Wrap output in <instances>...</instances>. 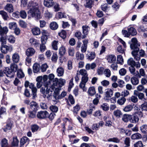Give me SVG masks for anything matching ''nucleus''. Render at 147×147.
<instances>
[{
    "label": "nucleus",
    "instance_id": "nucleus-1",
    "mask_svg": "<svg viewBox=\"0 0 147 147\" xmlns=\"http://www.w3.org/2000/svg\"><path fill=\"white\" fill-rule=\"evenodd\" d=\"M27 7L29 9L28 12V14L36 19L40 18V12L38 9L39 6L38 3L31 1L29 2Z\"/></svg>",
    "mask_w": 147,
    "mask_h": 147
},
{
    "label": "nucleus",
    "instance_id": "nucleus-2",
    "mask_svg": "<svg viewBox=\"0 0 147 147\" xmlns=\"http://www.w3.org/2000/svg\"><path fill=\"white\" fill-rule=\"evenodd\" d=\"M131 41L132 43L130 45V47L133 50L131 52V54L136 61H139L140 58L138 53L139 51V47L140 46V44L138 42L137 39L136 38H132L131 39Z\"/></svg>",
    "mask_w": 147,
    "mask_h": 147
},
{
    "label": "nucleus",
    "instance_id": "nucleus-3",
    "mask_svg": "<svg viewBox=\"0 0 147 147\" xmlns=\"http://www.w3.org/2000/svg\"><path fill=\"white\" fill-rule=\"evenodd\" d=\"M24 86L26 88L29 86V88L31 90L32 92V98L33 99H35L37 97L36 94L37 89L34 86V84L32 83H30L28 81H26L24 84Z\"/></svg>",
    "mask_w": 147,
    "mask_h": 147
},
{
    "label": "nucleus",
    "instance_id": "nucleus-4",
    "mask_svg": "<svg viewBox=\"0 0 147 147\" xmlns=\"http://www.w3.org/2000/svg\"><path fill=\"white\" fill-rule=\"evenodd\" d=\"M49 116L48 113L46 111H38L37 114V117L39 119H43Z\"/></svg>",
    "mask_w": 147,
    "mask_h": 147
},
{
    "label": "nucleus",
    "instance_id": "nucleus-5",
    "mask_svg": "<svg viewBox=\"0 0 147 147\" xmlns=\"http://www.w3.org/2000/svg\"><path fill=\"white\" fill-rule=\"evenodd\" d=\"M50 82L51 81L49 82V84H48V82L45 84L44 85L45 88H46L45 93L46 94H50L54 91V86H52L51 84H50Z\"/></svg>",
    "mask_w": 147,
    "mask_h": 147
},
{
    "label": "nucleus",
    "instance_id": "nucleus-6",
    "mask_svg": "<svg viewBox=\"0 0 147 147\" xmlns=\"http://www.w3.org/2000/svg\"><path fill=\"white\" fill-rule=\"evenodd\" d=\"M1 52L4 54H6L8 52H11L12 50L11 46H9L5 45H1Z\"/></svg>",
    "mask_w": 147,
    "mask_h": 147
},
{
    "label": "nucleus",
    "instance_id": "nucleus-7",
    "mask_svg": "<svg viewBox=\"0 0 147 147\" xmlns=\"http://www.w3.org/2000/svg\"><path fill=\"white\" fill-rule=\"evenodd\" d=\"M88 81L87 78H82L80 84L79 86L83 91H86L87 88L85 86V85Z\"/></svg>",
    "mask_w": 147,
    "mask_h": 147
},
{
    "label": "nucleus",
    "instance_id": "nucleus-8",
    "mask_svg": "<svg viewBox=\"0 0 147 147\" xmlns=\"http://www.w3.org/2000/svg\"><path fill=\"white\" fill-rule=\"evenodd\" d=\"M3 72L7 77L10 78L14 77L15 74L9 67H5L4 69Z\"/></svg>",
    "mask_w": 147,
    "mask_h": 147
},
{
    "label": "nucleus",
    "instance_id": "nucleus-9",
    "mask_svg": "<svg viewBox=\"0 0 147 147\" xmlns=\"http://www.w3.org/2000/svg\"><path fill=\"white\" fill-rule=\"evenodd\" d=\"M139 120V118L138 116L135 114L130 115L129 122L132 123H136Z\"/></svg>",
    "mask_w": 147,
    "mask_h": 147
},
{
    "label": "nucleus",
    "instance_id": "nucleus-10",
    "mask_svg": "<svg viewBox=\"0 0 147 147\" xmlns=\"http://www.w3.org/2000/svg\"><path fill=\"white\" fill-rule=\"evenodd\" d=\"M136 76L138 78H140L142 76L143 77L147 76V75L146 74L144 69L142 68H141L139 70V72L138 71H136Z\"/></svg>",
    "mask_w": 147,
    "mask_h": 147
},
{
    "label": "nucleus",
    "instance_id": "nucleus-11",
    "mask_svg": "<svg viewBox=\"0 0 147 147\" xmlns=\"http://www.w3.org/2000/svg\"><path fill=\"white\" fill-rule=\"evenodd\" d=\"M83 33L84 35L83 36L82 38H85L89 32L90 28L87 26H82Z\"/></svg>",
    "mask_w": 147,
    "mask_h": 147
},
{
    "label": "nucleus",
    "instance_id": "nucleus-12",
    "mask_svg": "<svg viewBox=\"0 0 147 147\" xmlns=\"http://www.w3.org/2000/svg\"><path fill=\"white\" fill-rule=\"evenodd\" d=\"M35 52V50L32 48H29L26 51V54L27 57L33 56Z\"/></svg>",
    "mask_w": 147,
    "mask_h": 147
},
{
    "label": "nucleus",
    "instance_id": "nucleus-13",
    "mask_svg": "<svg viewBox=\"0 0 147 147\" xmlns=\"http://www.w3.org/2000/svg\"><path fill=\"white\" fill-rule=\"evenodd\" d=\"M116 60V57L114 55H109L107 56V60L109 63H114Z\"/></svg>",
    "mask_w": 147,
    "mask_h": 147
},
{
    "label": "nucleus",
    "instance_id": "nucleus-14",
    "mask_svg": "<svg viewBox=\"0 0 147 147\" xmlns=\"http://www.w3.org/2000/svg\"><path fill=\"white\" fill-rule=\"evenodd\" d=\"M30 108L32 110L37 111L38 108V104L34 101H31L30 104Z\"/></svg>",
    "mask_w": 147,
    "mask_h": 147
},
{
    "label": "nucleus",
    "instance_id": "nucleus-15",
    "mask_svg": "<svg viewBox=\"0 0 147 147\" xmlns=\"http://www.w3.org/2000/svg\"><path fill=\"white\" fill-rule=\"evenodd\" d=\"M86 57L88 59L91 61L94 59L95 57V54L94 52H89L86 55Z\"/></svg>",
    "mask_w": 147,
    "mask_h": 147
},
{
    "label": "nucleus",
    "instance_id": "nucleus-16",
    "mask_svg": "<svg viewBox=\"0 0 147 147\" xmlns=\"http://www.w3.org/2000/svg\"><path fill=\"white\" fill-rule=\"evenodd\" d=\"M31 32L34 35H38L40 34V28L37 27H35L31 29Z\"/></svg>",
    "mask_w": 147,
    "mask_h": 147
},
{
    "label": "nucleus",
    "instance_id": "nucleus-17",
    "mask_svg": "<svg viewBox=\"0 0 147 147\" xmlns=\"http://www.w3.org/2000/svg\"><path fill=\"white\" fill-rule=\"evenodd\" d=\"M54 2L53 0H44V5L47 7H51L54 4Z\"/></svg>",
    "mask_w": 147,
    "mask_h": 147
},
{
    "label": "nucleus",
    "instance_id": "nucleus-18",
    "mask_svg": "<svg viewBox=\"0 0 147 147\" xmlns=\"http://www.w3.org/2000/svg\"><path fill=\"white\" fill-rule=\"evenodd\" d=\"M4 9L9 13L12 12L13 11V6L11 4L7 3L4 7Z\"/></svg>",
    "mask_w": 147,
    "mask_h": 147
},
{
    "label": "nucleus",
    "instance_id": "nucleus-19",
    "mask_svg": "<svg viewBox=\"0 0 147 147\" xmlns=\"http://www.w3.org/2000/svg\"><path fill=\"white\" fill-rule=\"evenodd\" d=\"M12 59L14 63H18L20 60V56L19 55L16 53H14L12 55Z\"/></svg>",
    "mask_w": 147,
    "mask_h": 147
},
{
    "label": "nucleus",
    "instance_id": "nucleus-20",
    "mask_svg": "<svg viewBox=\"0 0 147 147\" xmlns=\"http://www.w3.org/2000/svg\"><path fill=\"white\" fill-rule=\"evenodd\" d=\"M29 141V139L26 137H24L20 140V147H22V146L26 143L28 142Z\"/></svg>",
    "mask_w": 147,
    "mask_h": 147
},
{
    "label": "nucleus",
    "instance_id": "nucleus-21",
    "mask_svg": "<svg viewBox=\"0 0 147 147\" xmlns=\"http://www.w3.org/2000/svg\"><path fill=\"white\" fill-rule=\"evenodd\" d=\"M40 66L38 63H34L33 66V71L34 73H37L39 71Z\"/></svg>",
    "mask_w": 147,
    "mask_h": 147
},
{
    "label": "nucleus",
    "instance_id": "nucleus-22",
    "mask_svg": "<svg viewBox=\"0 0 147 147\" xmlns=\"http://www.w3.org/2000/svg\"><path fill=\"white\" fill-rule=\"evenodd\" d=\"M88 92L90 96L94 95L96 93L95 88L94 86L90 87L88 90Z\"/></svg>",
    "mask_w": 147,
    "mask_h": 147
},
{
    "label": "nucleus",
    "instance_id": "nucleus-23",
    "mask_svg": "<svg viewBox=\"0 0 147 147\" xmlns=\"http://www.w3.org/2000/svg\"><path fill=\"white\" fill-rule=\"evenodd\" d=\"M134 94L138 96L139 99L142 100L144 98V94L143 93L139 92L135 90L134 91Z\"/></svg>",
    "mask_w": 147,
    "mask_h": 147
},
{
    "label": "nucleus",
    "instance_id": "nucleus-24",
    "mask_svg": "<svg viewBox=\"0 0 147 147\" xmlns=\"http://www.w3.org/2000/svg\"><path fill=\"white\" fill-rule=\"evenodd\" d=\"M79 73L81 75L83 76L82 78H87L88 80V75L86 70L84 69H81L80 70Z\"/></svg>",
    "mask_w": 147,
    "mask_h": 147
},
{
    "label": "nucleus",
    "instance_id": "nucleus-25",
    "mask_svg": "<svg viewBox=\"0 0 147 147\" xmlns=\"http://www.w3.org/2000/svg\"><path fill=\"white\" fill-rule=\"evenodd\" d=\"M19 141L17 137H14L13 138V141L11 143V145L13 146H18Z\"/></svg>",
    "mask_w": 147,
    "mask_h": 147
},
{
    "label": "nucleus",
    "instance_id": "nucleus-26",
    "mask_svg": "<svg viewBox=\"0 0 147 147\" xmlns=\"http://www.w3.org/2000/svg\"><path fill=\"white\" fill-rule=\"evenodd\" d=\"M130 114H125L123 115L122 117V120L125 122L127 123L130 121Z\"/></svg>",
    "mask_w": 147,
    "mask_h": 147
},
{
    "label": "nucleus",
    "instance_id": "nucleus-27",
    "mask_svg": "<svg viewBox=\"0 0 147 147\" xmlns=\"http://www.w3.org/2000/svg\"><path fill=\"white\" fill-rule=\"evenodd\" d=\"M113 90L110 89H107L105 92V96L107 98L111 97L113 95Z\"/></svg>",
    "mask_w": 147,
    "mask_h": 147
},
{
    "label": "nucleus",
    "instance_id": "nucleus-28",
    "mask_svg": "<svg viewBox=\"0 0 147 147\" xmlns=\"http://www.w3.org/2000/svg\"><path fill=\"white\" fill-rule=\"evenodd\" d=\"M131 82L133 85H136L138 84L139 80L137 78L135 77H133L131 78Z\"/></svg>",
    "mask_w": 147,
    "mask_h": 147
},
{
    "label": "nucleus",
    "instance_id": "nucleus-29",
    "mask_svg": "<svg viewBox=\"0 0 147 147\" xmlns=\"http://www.w3.org/2000/svg\"><path fill=\"white\" fill-rule=\"evenodd\" d=\"M57 73L58 76H62L63 75L64 70L63 68L61 67H58L57 69Z\"/></svg>",
    "mask_w": 147,
    "mask_h": 147
},
{
    "label": "nucleus",
    "instance_id": "nucleus-30",
    "mask_svg": "<svg viewBox=\"0 0 147 147\" xmlns=\"http://www.w3.org/2000/svg\"><path fill=\"white\" fill-rule=\"evenodd\" d=\"M54 88H55V90L54 91L55 94L54 95V96L56 99H57V97L59 95L60 90H61V88L57 87H54Z\"/></svg>",
    "mask_w": 147,
    "mask_h": 147
},
{
    "label": "nucleus",
    "instance_id": "nucleus-31",
    "mask_svg": "<svg viewBox=\"0 0 147 147\" xmlns=\"http://www.w3.org/2000/svg\"><path fill=\"white\" fill-rule=\"evenodd\" d=\"M113 115L117 118H119L122 115V113L121 111L119 109H117L113 112Z\"/></svg>",
    "mask_w": 147,
    "mask_h": 147
},
{
    "label": "nucleus",
    "instance_id": "nucleus-32",
    "mask_svg": "<svg viewBox=\"0 0 147 147\" xmlns=\"http://www.w3.org/2000/svg\"><path fill=\"white\" fill-rule=\"evenodd\" d=\"M0 14L2 17L3 19L5 20H7L9 18V17L7 13L5 11L3 10L0 11Z\"/></svg>",
    "mask_w": 147,
    "mask_h": 147
},
{
    "label": "nucleus",
    "instance_id": "nucleus-33",
    "mask_svg": "<svg viewBox=\"0 0 147 147\" xmlns=\"http://www.w3.org/2000/svg\"><path fill=\"white\" fill-rule=\"evenodd\" d=\"M36 111L32 110L29 111L28 112V117L32 118H34L36 116Z\"/></svg>",
    "mask_w": 147,
    "mask_h": 147
},
{
    "label": "nucleus",
    "instance_id": "nucleus-34",
    "mask_svg": "<svg viewBox=\"0 0 147 147\" xmlns=\"http://www.w3.org/2000/svg\"><path fill=\"white\" fill-rule=\"evenodd\" d=\"M93 4V1L92 0H86L85 6L86 7L91 8Z\"/></svg>",
    "mask_w": 147,
    "mask_h": 147
},
{
    "label": "nucleus",
    "instance_id": "nucleus-35",
    "mask_svg": "<svg viewBox=\"0 0 147 147\" xmlns=\"http://www.w3.org/2000/svg\"><path fill=\"white\" fill-rule=\"evenodd\" d=\"M50 28L53 30H56L58 27V25L55 22H53L50 24Z\"/></svg>",
    "mask_w": 147,
    "mask_h": 147
},
{
    "label": "nucleus",
    "instance_id": "nucleus-36",
    "mask_svg": "<svg viewBox=\"0 0 147 147\" xmlns=\"http://www.w3.org/2000/svg\"><path fill=\"white\" fill-rule=\"evenodd\" d=\"M127 63L128 65H130V66H135L136 65V62L131 58L129 59L128 60Z\"/></svg>",
    "mask_w": 147,
    "mask_h": 147
},
{
    "label": "nucleus",
    "instance_id": "nucleus-37",
    "mask_svg": "<svg viewBox=\"0 0 147 147\" xmlns=\"http://www.w3.org/2000/svg\"><path fill=\"white\" fill-rule=\"evenodd\" d=\"M128 31L130 34L132 35H135L136 34V30L133 27L128 28Z\"/></svg>",
    "mask_w": 147,
    "mask_h": 147
},
{
    "label": "nucleus",
    "instance_id": "nucleus-38",
    "mask_svg": "<svg viewBox=\"0 0 147 147\" xmlns=\"http://www.w3.org/2000/svg\"><path fill=\"white\" fill-rule=\"evenodd\" d=\"M142 138V135L139 133H137L134 134L131 136L132 140L139 139Z\"/></svg>",
    "mask_w": 147,
    "mask_h": 147
},
{
    "label": "nucleus",
    "instance_id": "nucleus-39",
    "mask_svg": "<svg viewBox=\"0 0 147 147\" xmlns=\"http://www.w3.org/2000/svg\"><path fill=\"white\" fill-rule=\"evenodd\" d=\"M13 124L11 122L8 123L5 127L3 129L4 131H6L9 130H10Z\"/></svg>",
    "mask_w": 147,
    "mask_h": 147
},
{
    "label": "nucleus",
    "instance_id": "nucleus-40",
    "mask_svg": "<svg viewBox=\"0 0 147 147\" xmlns=\"http://www.w3.org/2000/svg\"><path fill=\"white\" fill-rule=\"evenodd\" d=\"M133 108V106L131 105H128L125 107L123 110L125 112H128L131 111Z\"/></svg>",
    "mask_w": 147,
    "mask_h": 147
},
{
    "label": "nucleus",
    "instance_id": "nucleus-41",
    "mask_svg": "<svg viewBox=\"0 0 147 147\" xmlns=\"http://www.w3.org/2000/svg\"><path fill=\"white\" fill-rule=\"evenodd\" d=\"M7 39L9 42L13 43L15 42V38L12 35H10L7 37Z\"/></svg>",
    "mask_w": 147,
    "mask_h": 147
},
{
    "label": "nucleus",
    "instance_id": "nucleus-42",
    "mask_svg": "<svg viewBox=\"0 0 147 147\" xmlns=\"http://www.w3.org/2000/svg\"><path fill=\"white\" fill-rule=\"evenodd\" d=\"M17 75L18 77L20 78H23L24 76V74L20 69H19L17 71Z\"/></svg>",
    "mask_w": 147,
    "mask_h": 147
},
{
    "label": "nucleus",
    "instance_id": "nucleus-43",
    "mask_svg": "<svg viewBox=\"0 0 147 147\" xmlns=\"http://www.w3.org/2000/svg\"><path fill=\"white\" fill-rule=\"evenodd\" d=\"M140 129L142 132L144 134L147 133V125H143L140 127Z\"/></svg>",
    "mask_w": 147,
    "mask_h": 147
},
{
    "label": "nucleus",
    "instance_id": "nucleus-44",
    "mask_svg": "<svg viewBox=\"0 0 147 147\" xmlns=\"http://www.w3.org/2000/svg\"><path fill=\"white\" fill-rule=\"evenodd\" d=\"M117 62L121 65H122L123 63V59L122 56L120 55H118L117 57Z\"/></svg>",
    "mask_w": 147,
    "mask_h": 147
},
{
    "label": "nucleus",
    "instance_id": "nucleus-45",
    "mask_svg": "<svg viewBox=\"0 0 147 147\" xmlns=\"http://www.w3.org/2000/svg\"><path fill=\"white\" fill-rule=\"evenodd\" d=\"M10 69L15 74V72H16L18 69V66L15 63H12L11 64L10 66Z\"/></svg>",
    "mask_w": 147,
    "mask_h": 147
},
{
    "label": "nucleus",
    "instance_id": "nucleus-46",
    "mask_svg": "<svg viewBox=\"0 0 147 147\" xmlns=\"http://www.w3.org/2000/svg\"><path fill=\"white\" fill-rule=\"evenodd\" d=\"M76 57L77 59L82 60L84 58V55L83 54L80 53L79 52H78L76 54Z\"/></svg>",
    "mask_w": 147,
    "mask_h": 147
},
{
    "label": "nucleus",
    "instance_id": "nucleus-47",
    "mask_svg": "<svg viewBox=\"0 0 147 147\" xmlns=\"http://www.w3.org/2000/svg\"><path fill=\"white\" fill-rule=\"evenodd\" d=\"M65 48L61 46L59 49V54L61 56L63 55L65 53Z\"/></svg>",
    "mask_w": 147,
    "mask_h": 147
},
{
    "label": "nucleus",
    "instance_id": "nucleus-48",
    "mask_svg": "<svg viewBox=\"0 0 147 147\" xmlns=\"http://www.w3.org/2000/svg\"><path fill=\"white\" fill-rule=\"evenodd\" d=\"M135 66H130L129 68V70L131 74L133 75L136 76V69Z\"/></svg>",
    "mask_w": 147,
    "mask_h": 147
},
{
    "label": "nucleus",
    "instance_id": "nucleus-49",
    "mask_svg": "<svg viewBox=\"0 0 147 147\" xmlns=\"http://www.w3.org/2000/svg\"><path fill=\"white\" fill-rule=\"evenodd\" d=\"M30 42L32 45L34 46H36L38 44V42L36 39L32 38H30L29 40Z\"/></svg>",
    "mask_w": 147,
    "mask_h": 147
},
{
    "label": "nucleus",
    "instance_id": "nucleus-50",
    "mask_svg": "<svg viewBox=\"0 0 147 147\" xmlns=\"http://www.w3.org/2000/svg\"><path fill=\"white\" fill-rule=\"evenodd\" d=\"M7 141V140L5 138L3 139L1 142L2 147H7L8 144Z\"/></svg>",
    "mask_w": 147,
    "mask_h": 147
},
{
    "label": "nucleus",
    "instance_id": "nucleus-51",
    "mask_svg": "<svg viewBox=\"0 0 147 147\" xmlns=\"http://www.w3.org/2000/svg\"><path fill=\"white\" fill-rule=\"evenodd\" d=\"M126 99L124 97H122L117 101V103L119 105H122L126 101Z\"/></svg>",
    "mask_w": 147,
    "mask_h": 147
},
{
    "label": "nucleus",
    "instance_id": "nucleus-52",
    "mask_svg": "<svg viewBox=\"0 0 147 147\" xmlns=\"http://www.w3.org/2000/svg\"><path fill=\"white\" fill-rule=\"evenodd\" d=\"M100 108L103 111H107L109 110V107L107 103H104L100 105Z\"/></svg>",
    "mask_w": 147,
    "mask_h": 147
},
{
    "label": "nucleus",
    "instance_id": "nucleus-53",
    "mask_svg": "<svg viewBox=\"0 0 147 147\" xmlns=\"http://www.w3.org/2000/svg\"><path fill=\"white\" fill-rule=\"evenodd\" d=\"M17 27L16 23L14 22L10 23L9 24V27L11 29H14Z\"/></svg>",
    "mask_w": 147,
    "mask_h": 147
},
{
    "label": "nucleus",
    "instance_id": "nucleus-54",
    "mask_svg": "<svg viewBox=\"0 0 147 147\" xmlns=\"http://www.w3.org/2000/svg\"><path fill=\"white\" fill-rule=\"evenodd\" d=\"M8 31L7 27H4L0 29V34H6Z\"/></svg>",
    "mask_w": 147,
    "mask_h": 147
},
{
    "label": "nucleus",
    "instance_id": "nucleus-55",
    "mask_svg": "<svg viewBox=\"0 0 147 147\" xmlns=\"http://www.w3.org/2000/svg\"><path fill=\"white\" fill-rule=\"evenodd\" d=\"M58 41L54 40L52 43V47L53 49L55 50H57L58 49L57 44Z\"/></svg>",
    "mask_w": 147,
    "mask_h": 147
},
{
    "label": "nucleus",
    "instance_id": "nucleus-56",
    "mask_svg": "<svg viewBox=\"0 0 147 147\" xmlns=\"http://www.w3.org/2000/svg\"><path fill=\"white\" fill-rule=\"evenodd\" d=\"M142 111H147V102H144L141 105Z\"/></svg>",
    "mask_w": 147,
    "mask_h": 147
},
{
    "label": "nucleus",
    "instance_id": "nucleus-57",
    "mask_svg": "<svg viewBox=\"0 0 147 147\" xmlns=\"http://www.w3.org/2000/svg\"><path fill=\"white\" fill-rule=\"evenodd\" d=\"M59 35L62 38L64 39L66 36V32L65 30H63L60 33H59Z\"/></svg>",
    "mask_w": 147,
    "mask_h": 147
},
{
    "label": "nucleus",
    "instance_id": "nucleus-58",
    "mask_svg": "<svg viewBox=\"0 0 147 147\" xmlns=\"http://www.w3.org/2000/svg\"><path fill=\"white\" fill-rule=\"evenodd\" d=\"M19 13L20 16L22 18H25L27 16L26 13L24 10H22L20 11Z\"/></svg>",
    "mask_w": 147,
    "mask_h": 147
},
{
    "label": "nucleus",
    "instance_id": "nucleus-59",
    "mask_svg": "<svg viewBox=\"0 0 147 147\" xmlns=\"http://www.w3.org/2000/svg\"><path fill=\"white\" fill-rule=\"evenodd\" d=\"M140 83L142 84L143 85L146 84H147V76L142 78L140 80Z\"/></svg>",
    "mask_w": 147,
    "mask_h": 147
},
{
    "label": "nucleus",
    "instance_id": "nucleus-60",
    "mask_svg": "<svg viewBox=\"0 0 147 147\" xmlns=\"http://www.w3.org/2000/svg\"><path fill=\"white\" fill-rule=\"evenodd\" d=\"M104 74L105 76L107 77H109L111 74L110 70L108 69H106L104 71Z\"/></svg>",
    "mask_w": 147,
    "mask_h": 147
},
{
    "label": "nucleus",
    "instance_id": "nucleus-61",
    "mask_svg": "<svg viewBox=\"0 0 147 147\" xmlns=\"http://www.w3.org/2000/svg\"><path fill=\"white\" fill-rule=\"evenodd\" d=\"M48 67V66L47 64H44L40 67L41 71L42 72L45 71Z\"/></svg>",
    "mask_w": 147,
    "mask_h": 147
},
{
    "label": "nucleus",
    "instance_id": "nucleus-62",
    "mask_svg": "<svg viewBox=\"0 0 147 147\" xmlns=\"http://www.w3.org/2000/svg\"><path fill=\"white\" fill-rule=\"evenodd\" d=\"M32 131L33 132L37 131L39 128V126L36 125H34L31 126Z\"/></svg>",
    "mask_w": 147,
    "mask_h": 147
},
{
    "label": "nucleus",
    "instance_id": "nucleus-63",
    "mask_svg": "<svg viewBox=\"0 0 147 147\" xmlns=\"http://www.w3.org/2000/svg\"><path fill=\"white\" fill-rule=\"evenodd\" d=\"M134 147H143L144 145L141 141H138L134 144Z\"/></svg>",
    "mask_w": 147,
    "mask_h": 147
},
{
    "label": "nucleus",
    "instance_id": "nucleus-64",
    "mask_svg": "<svg viewBox=\"0 0 147 147\" xmlns=\"http://www.w3.org/2000/svg\"><path fill=\"white\" fill-rule=\"evenodd\" d=\"M65 80L64 79L61 78L59 80V87L61 88L62 86L64 85L65 83Z\"/></svg>",
    "mask_w": 147,
    "mask_h": 147
}]
</instances>
